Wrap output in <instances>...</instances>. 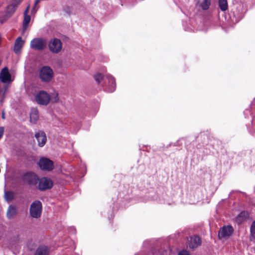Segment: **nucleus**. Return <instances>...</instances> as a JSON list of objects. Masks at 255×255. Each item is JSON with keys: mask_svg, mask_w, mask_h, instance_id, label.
Returning a JSON list of instances; mask_svg holds the SVG:
<instances>
[{"mask_svg": "<svg viewBox=\"0 0 255 255\" xmlns=\"http://www.w3.org/2000/svg\"><path fill=\"white\" fill-rule=\"evenodd\" d=\"M95 79L98 84H100L105 91L113 92L116 89V82L114 78L110 74H107L104 77L100 73H97L95 76Z\"/></svg>", "mask_w": 255, "mask_h": 255, "instance_id": "nucleus-1", "label": "nucleus"}, {"mask_svg": "<svg viewBox=\"0 0 255 255\" xmlns=\"http://www.w3.org/2000/svg\"><path fill=\"white\" fill-rule=\"evenodd\" d=\"M42 204L39 201H35L31 204L29 209L30 216L33 218H38L42 213Z\"/></svg>", "mask_w": 255, "mask_h": 255, "instance_id": "nucleus-2", "label": "nucleus"}, {"mask_svg": "<svg viewBox=\"0 0 255 255\" xmlns=\"http://www.w3.org/2000/svg\"><path fill=\"white\" fill-rule=\"evenodd\" d=\"M47 42L46 39L42 38H35L30 43V48L35 50L42 51L46 47Z\"/></svg>", "mask_w": 255, "mask_h": 255, "instance_id": "nucleus-3", "label": "nucleus"}, {"mask_svg": "<svg viewBox=\"0 0 255 255\" xmlns=\"http://www.w3.org/2000/svg\"><path fill=\"white\" fill-rule=\"evenodd\" d=\"M38 165L42 170L46 171H51L54 167L53 161L46 157H41L39 160Z\"/></svg>", "mask_w": 255, "mask_h": 255, "instance_id": "nucleus-4", "label": "nucleus"}, {"mask_svg": "<svg viewBox=\"0 0 255 255\" xmlns=\"http://www.w3.org/2000/svg\"><path fill=\"white\" fill-rule=\"evenodd\" d=\"M53 76L52 70L48 66L42 67L40 71L39 77L42 81L48 82Z\"/></svg>", "mask_w": 255, "mask_h": 255, "instance_id": "nucleus-5", "label": "nucleus"}, {"mask_svg": "<svg viewBox=\"0 0 255 255\" xmlns=\"http://www.w3.org/2000/svg\"><path fill=\"white\" fill-rule=\"evenodd\" d=\"M233 228L230 225L223 226L218 232V237L220 239L227 240L233 234Z\"/></svg>", "mask_w": 255, "mask_h": 255, "instance_id": "nucleus-6", "label": "nucleus"}, {"mask_svg": "<svg viewBox=\"0 0 255 255\" xmlns=\"http://www.w3.org/2000/svg\"><path fill=\"white\" fill-rule=\"evenodd\" d=\"M35 100L39 104L46 105L49 103L50 100V97L47 92L41 91L36 94Z\"/></svg>", "mask_w": 255, "mask_h": 255, "instance_id": "nucleus-7", "label": "nucleus"}, {"mask_svg": "<svg viewBox=\"0 0 255 255\" xmlns=\"http://www.w3.org/2000/svg\"><path fill=\"white\" fill-rule=\"evenodd\" d=\"M48 47L50 51L57 53L62 49V42L59 39L53 38L49 41Z\"/></svg>", "mask_w": 255, "mask_h": 255, "instance_id": "nucleus-8", "label": "nucleus"}, {"mask_svg": "<svg viewBox=\"0 0 255 255\" xmlns=\"http://www.w3.org/2000/svg\"><path fill=\"white\" fill-rule=\"evenodd\" d=\"M53 183L52 180L48 177H42L39 180L38 187L40 190H45L52 188Z\"/></svg>", "mask_w": 255, "mask_h": 255, "instance_id": "nucleus-9", "label": "nucleus"}, {"mask_svg": "<svg viewBox=\"0 0 255 255\" xmlns=\"http://www.w3.org/2000/svg\"><path fill=\"white\" fill-rule=\"evenodd\" d=\"M0 80L3 83H10L13 80L7 67H5L1 69L0 72Z\"/></svg>", "mask_w": 255, "mask_h": 255, "instance_id": "nucleus-10", "label": "nucleus"}, {"mask_svg": "<svg viewBox=\"0 0 255 255\" xmlns=\"http://www.w3.org/2000/svg\"><path fill=\"white\" fill-rule=\"evenodd\" d=\"M38 180V177L33 173L27 172L23 176V181L29 185H35Z\"/></svg>", "mask_w": 255, "mask_h": 255, "instance_id": "nucleus-11", "label": "nucleus"}, {"mask_svg": "<svg viewBox=\"0 0 255 255\" xmlns=\"http://www.w3.org/2000/svg\"><path fill=\"white\" fill-rule=\"evenodd\" d=\"M35 137L36 138L38 145L40 147L43 146L47 141L46 134L43 131H38L35 134Z\"/></svg>", "mask_w": 255, "mask_h": 255, "instance_id": "nucleus-12", "label": "nucleus"}, {"mask_svg": "<svg viewBox=\"0 0 255 255\" xmlns=\"http://www.w3.org/2000/svg\"><path fill=\"white\" fill-rule=\"evenodd\" d=\"M201 243V241L199 237L197 236H194L190 238L189 246L190 248L194 249L200 246Z\"/></svg>", "mask_w": 255, "mask_h": 255, "instance_id": "nucleus-13", "label": "nucleus"}, {"mask_svg": "<svg viewBox=\"0 0 255 255\" xmlns=\"http://www.w3.org/2000/svg\"><path fill=\"white\" fill-rule=\"evenodd\" d=\"M24 44V41L21 37H18L15 40L14 45V51L16 54H18Z\"/></svg>", "mask_w": 255, "mask_h": 255, "instance_id": "nucleus-14", "label": "nucleus"}, {"mask_svg": "<svg viewBox=\"0 0 255 255\" xmlns=\"http://www.w3.org/2000/svg\"><path fill=\"white\" fill-rule=\"evenodd\" d=\"M17 214V209L15 206L13 205L9 206L7 212H6V216L7 218L11 219L13 218Z\"/></svg>", "mask_w": 255, "mask_h": 255, "instance_id": "nucleus-15", "label": "nucleus"}, {"mask_svg": "<svg viewBox=\"0 0 255 255\" xmlns=\"http://www.w3.org/2000/svg\"><path fill=\"white\" fill-rule=\"evenodd\" d=\"M248 217L247 212L243 211L240 213L236 218V221L238 224L243 222Z\"/></svg>", "mask_w": 255, "mask_h": 255, "instance_id": "nucleus-16", "label": "nucleus"}, {"mask_svg": "<svg viewBox=\"0 0 255 255\" xmlns=\"http://www.w3.org/2000/svg\"><path fill=\"white\" fill-rule=\"evenodd\" d=\"M39 118L38 110L36 109H32L30 115V121L31 123H35Z\"/></svg>", "mask_w": 255, "mask_h": 255, "instance_id": "nucleus-17", "label": "nucleus"}, {"mask_svg": "<svg viewBox=\"0 0 255 255\" xmlns=\"http://www.w3.org/2000/svg\"><path fill=\"white\" fill-rule=\"evenodd\" d=\"M49 251L47 247L40 246L38 247L35 252V255H48Z\"/></svg>", "mask_w": 255, "mask_h": 255, "instance_id": "nucleus-18", "label": "nucleus"}, {"mask_svg": "<svg viewBox=\"0 0 255 255\" xmlns=\"http://www.w3.org/2000/svg\"><path fill=\"white\" fill-rule=\"evenodd\" d=\"M31 17L29 15H24L22 23V32L24 33L27 28L28 24L30 21Z\"/></svg>", "mask_w": 255, "mask_h": 255, "instance_id": "nucleus-19", "label": "nucleus"}, {"mask_svg": "<svg viewBox=\"0 0 255 255\" xmlns=\"http://www.w3.org/2000/svg\"><path fill=\"white\" fill-rule=\"evenodd\" d=\"M211 4V0H201L200 5L203 10H207Z\"/></svg>", "mask_w": 255, "mask_h": 255, "instance_id": "nucleus-20", "label": "nucleus"}, {"mask_svg": "<svg viewBox=\"0 0 255 255\" xmlns=\"http://www.w3.org/2000/svg\"><path fill=\"white\" fill-rule=\"evenodd\" d=\"M219 5L222 11H225L228 8V3L227 0H219Z\"/></svg>", "mask_w": 255, "mask_h": 255, "instance_id": "nucleus-21", "label": "nucleus"}, {"mask_svg": "<svg viewBox=\"0 0 255 255\" xmlns=\"http://www.w3.org/2000/svg\"><path fill=\"white\" fill-rule=\"evenodd\" d=\"M250 240L255 242V221L253 222L251 227Z\"/></svg>", "mask_w": 255, "mask_h": 255, "instance_id": "nucleus-22", "label": "nucleus"}, {"mask_svg": "<svg viewBox=\"0 0 255 255\" xmlns=\"http://www.w3.org/2000/svg\"><path fill=\"white\" fill-rule=\"evenodd\" d=\"M14 193L12 191H5L4 192V198L7 201H10L13 199Z\"/></svg>", "mask_w": 255, "mask_h": 255, "instance_id": "nucleus-23", "label": "nucleus"}, {"mask_svg": "<svg viewBox=\"0 0 255 255\" xmlns=\"http://www.w3.org/2000/svg\"><path fill=\"white\" fill-rule=\"evenodd\" d=\"M16 7H17V5H14L13 4H12L11 5H9L8 6V9H10L11 11V12H13L16 10Z\"/></svg>", "mask_w": 255, "mask_h": 255, "instance_id": "nucleus-24", "label": "nucleus"}, {"mask_svg": "<svg viewBox=\"0 0 255 255\" xmlns=\"http://www.w3.org/2000/svg\"><path fill=\"white\" fill-rule=\"evenodd\" d=\"M178 255H190V254L187 251L183 250L179 253Z\"/></svg>", "mask_w": 255, "mask_h": 255, "instance_id": "nucleus-25", "label": "nucleus"}, {"mask_svg": "<svg viewBox=\"0 0 255 255\" xmlns=\"http://www.w3.org/2000/svg\"><path fill=\"white\" fill-rule=\"evenodd\" d=\"M4 133V128L0 127V139Z\"/></svg>", "mask_w": 255, "mask_h": 255, "instance_id": "nucleus-26", "label": "nucleus"}, {"mask_svg": "<svg viewBox=\"0 0 255 255\" xmlns=\"http://www.w3.org/2000/svg\"><path fill=\"white\" fill-rule=\"evenodd\" d=\"M29 10V5H28L25 10L24 11V15H28V13Z\"/></svg>", "mask_w": 255, "mask_h": 255, "instance_id": "nucleus-27", "label": "nucleus"}, {"mask_svg": "<svg viewBox=\"0 0 255 255\" xmlns=\"http://www.w3.org/2000/svg\"><path fill=\"white\" fill-rule=\"evenodd\" d=\"M39 1H40V0H35V3H34V6L32 9V11H33L34 10V8L35 7V6H36L37 4H38V3L39 2Z\"/></svg>", "mask_w": 255, "mask_h": 255, "instance_id": "nucleus-28", "label": "nucleus"}, {"mask_svg": "<svg viewBox=\"0 0 255 255\" xmlns=\"http://www.w3.org/2000/svg\"><path fill=\"white\" fill-rule=\"evenodd\" d=\"M5 19H4V18H0V22L1 23H3L4 21H5Z\"/></svg>", "mask_w": 255, "mask_h": 255, "instance_id": "nucleus-29", "label": "nucleus"}, {"mask_svg": "<svg viewBox=\"0 0 255 255\" xmlns=\"http://www.w3.org/2000/svg\"><path fill=\"white\" fill-rule=\"evenodd\" d=\"M1 118L3 119H5V114H4V112H2V113Z\"/></svg>", "mask_w": 255, "mask_h": 255, "instance_id": "nucleus-30", "label": "nucleus"}, {"mask_svg": "<svg viewBox=\"0 0 255 255\" xmlns=\"http://www.w3.org/2000/svg\"><path fill=\"white\" fill-rule=\"evenodd\" d=\"M153 255H160L159 254V252H158V253L155 252L153 254Z\"/></svg>", "mask_w": 255, "mask_h": 255, "instance_id": "nucleus-31", "label": "nucleus"}, {"mask_svg": "<svg viewBox=\"0 0 255 255\" xmlns=\"http://www.w3.org/2000/svg\"><path fill=\"white\" fill-rule=\"evenodd\" d=\"M21 0H19V2H20Z\"/></svg>", "mask_w": 255, "mask_h": 255, "instance_id": "nucleus-32", "label": "nucleus"}]
</instances>
